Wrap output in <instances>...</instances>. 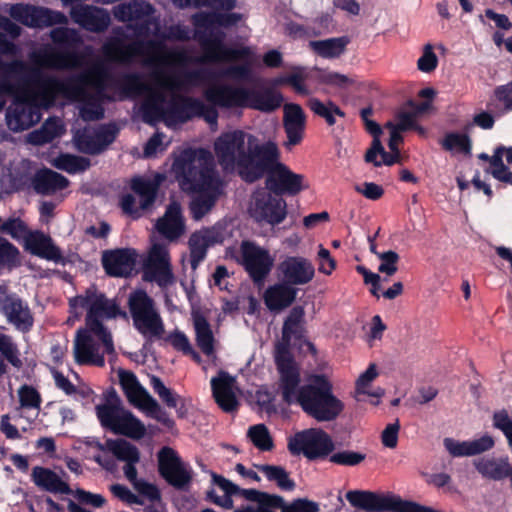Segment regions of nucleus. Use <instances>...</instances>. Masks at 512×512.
<instances>
[{"instance_id": "1", "label": "nucleus", "mask_w": 512, "mask_h": 512, "mask_svg": "<svg viewBox=\"0 0 512 512\" xmlns=\"http://www.w3.org/2000/svg\"><path fill=\"white\" fill-rule=\"evenodd\" d=\"M301 337L300 325L284 321L282 338L275 345L274 362L278 379L276 392L288 406H299L302 411L317 422L335 421L344 411L345 405L333 393V384L325 374H312L302 384L300 366L291 350V337Z\"/></svg>"}, {"instance_id": "2", "label": "nucleus", "mask_w": 512, "mask_h": 512, "mask_svg": "<svg viewBox=\"0 0 512 512\" xmlns=\"http://www.w3.org/2000/svg\"><path fill=\"white\" fill-rule=\"evenodd\" d=\"M78 308L86 309L85 328L76 331L74 339V359L79 365H94L103 367L105 365L104 355L99 353L98 344L94 341V334L103 344L104 352L108 355L115 353L112 335L102 323V319H114L118 316L127 317L119 305L109 300L103 292H100L95 285L88 287L81 295L69 299V312L76 318L81 313Z\"/></svg>"}, {"instance_id": "3", "label": "nucleus", "mask_w": 512, "mask_h": 512, "mask_svg": "<svg viewBox=\"0 0 512 512\" xmlns=\"http://www.w3.org/2000/svg\"><path fill=\"white\" fill-rule=\"evenodd\" d=\"M182 190L196 194L189 205L194 220L202 219L215 205L221 180L212 154L206 149L184 150L172 165Z\"/></svg>"}, {"instance_id": "4", "label": "nucleus", "mask_w": 512, "mask_h": 512, "mask_svg": "<svg viewBox=\"0 0 512 512\" xmlns=\"http://www.w3.org/2000/svg\"><path fill=\"white\" fill-rule=\"evenodd\" d=\"M28 80L45 99L53 100L59 93L77 94L81 101L79 114L85 121H97L104 117L102 102L106 95L103 89L97 90L96 93L87 92L82 87L85 80L83 76L63 81L55 76L45 75L40 68H33L30 70Z\"/></svg>"}, {"instance_id": "5", "label": "nucleus", "mask_w": 512, "mask_h": 512, "mask_svg": "<svg viewBox=\"0 0 512 512\" xmlns=\"http://www.w3.org/2000/svg\"><path fill=\"white\" fill-rule=\"evenodd\" d=\"M255 141L254 136H248L247 152L241 160L243 165L239 175L247 183H254L263 176H267L280 163V153L275 142L267 141L257 144Z\"/></svg>"}, {"instance_id": "6", "label": "nucleus", "mask_w": 512, "mask_h": 512, "mask_svg": "<svg viewBox=\"0 0 512 512\" xmlns=\"http://www.w3.org/2000/svg\"><path fill=\"white\" fill-rule=\"evenodd\" d=\"M128 307L134 328L145 338H160L164 333L163 320L155 307L154 300L144 290L132 292Z\"/></svg>"}, {"instance_id": "7", "label": "nucleus", "mask_w": 512, "mask_h": 512, "mask_svg": "<svg viewBox=\"0 0 512 512\" xmlns=\"http://www.w3.org/2000/svg\"><path fill=\"white\" fill-rule=\"evenodd\" d=\"M194 37L198 40L203 50V61L234 62L248 60L251 56L249 47L233 48L224 43L226 34L214 27L209 29L195 28Z\"/></svg>"}, {"instance_id": "8", "label": "nucleus", "mask_w": 512, "mask_h": 512, "mask_svg": "<svg viewBox=\"0 0 512 512\" xmlns=\"http://www.w3.org/2000/svg\"><path fill=\"white\" fill-rule=\"evenodd\" d=\"M287 448L293 456L302 454L309 461H317L329 459L335 450V443L323 429L309 428L291 436Z\"/></svg>"}, {"instance_id": "9", "label": "nucleus", "mask_w": 512, "mask_h": 512, "mask_svg": "<svg viewBox=\"0 0 512 512\" xmlns=\"http://www.w3.org/2000/svg\"><path fill=\"white\" fill-rule=\"evenodd\" d=\"M112 34L103 45L104 55L115 62L128 63L134 56H141L151 52L164 49L161 42L155 40H136L130 44H126L128 39L126 30L117 26L112 29Z\"/></svg>"}, {"instance_id": "10", "label": "nucleus", "mask_w": 512, "mask_h": 512, "mask_svg": "<svg viewBox=\"0 0 512 512\" xmlns=\"http://www.w3.org/2000/svg\"><path fill=\"white\" fill-rule=\"evenodd\" d=\"M96 414L101 426L116 435H123L136 440L145 435L146 428L144 424L132 412L123 409L121 406L100 404L96 406Z\"/></svg>"}, {"instance_id": "11", "label": "nucleus", "mask_w": 512, "mask_h": 512, "mask_svg": "<svg viewBox=\"0 0 512 512\" xmlns=\"http://www.w3.org/2000/svg\"><path fill=\"white\" fill-rule=\"evenodd\" d=\"M236 261L257 286L264 284L274 265V258L269 251L249 240L241 242L240 256Z\"/></svg>"}, {"instance_id": "12", "label": "nucleus", "mask_w": 512, "mask_h": 512, "mask_svg": "<svg viewBox=\"0 0 512 512\" xmlns=\"http://www.w3.org/2000/svg\"><path fill=\"white\" fill-rule=\"evenodd\" d=\"M154 12L153 5L145 0H132L113 8L114 17L120 22H130L127 27L132 29L137 37L150 35Z\"/></svg>"}, {"instance_id": "13", "label": "nucleus", "mask_w": 512, "mask_h": 512, "mask_svg": "<svg viewBox=\"0 0 512 512\" xmlns=\"http://www.w3.org/2000/svg\"><path fill=\"white\" fill-rule=\"evenodd\" d=\"M157 458L160 476L175 489L187 490L192 482V471L178 453L173 448L164 446L159 450Z\"/></svg>"}, {"instance_id": "14", "label": "nucleus", "mask_w": 512, "mask_h": 512, "mask_svg": "<svg viewBox=\"0 0 512 512\" xmlns=\"http://www.w3.org/2000/svg\"><path fill=\"white\" fill-rule=\"evenodd\" d=\"M248 134L242 130H234L221 134L214 143V150L219 164L224 168L238 167L240 171L243 163L241 160L247 152Z\"/></svg>"}, {"instance_id": "15", "label": "nucleus", "mask_w": 512, "mask_h": 512, "mask_svg": "<svg viewBox=\"0 0 512 512\" xmlns=\"http://www.w3.org/2000/svg\"><path fill=\"white\" fill-rule=\"evenodd\" d=\"M0 314L17 331L26 334L34 327V314L27 301L16 293L0 295Z\"/></svg>"}, {"instance_id": "16", "label": "nucleus", "mask_w": 512, "mask_h": 512, "mask_svg": "<svg viewBox=\"0 0 512 512\" xmlns=\"http://www.w3.org/2000/svg\"><path fill=\"white\" fill-rule=\"evenodd\" d=\"M251 216L257 222L279 225L287 216V203L282 197L270 191H257L253 197Z\"/></svg>"}, {"instance_id": "17", "label": "nucleus", "mask_w": 512, "mask_h": 512, "mask_svg": "<svg viewBox=\"0 0 512 512\" xmlns=\"http://www.w3.org/2000/svg\"><path fill=\"white\" fill-rule=\"evenodd\" d=\"M69 15L75 24L92 33H103L111 24L109 12L94 5L74 4L71 6Z\"/></svg>"}, {"instance_id": "18", "label": "nucleus", "mask_w": 512, "mask_h": 512, "mask_svg": "<svg viewBox=\"0 0 512 512\" xmlns=\"http://www.w3.org/2000/svg\"><path fill=\"white\" fill-rule=\"evenodd\" d=\"M138 254L133 248H116L102 253L101 263L110 277L127 278L135 271Z\"/></svg>"}, {"instance_id": "19", "label": "nucleus", "mask_w": 512, "mask_h": 512, "mask_svg": "<svg viewBox=\"0 0 512 512\" xmlns=\"http://www.w3.org/2000/svg\"><path fill=\"white\" fill-rule=\"evenodd\" d=\"M304 176L292 172L285 164L278 163L265 180L266 188L276 196H295L305 187L303 186Z\"/></svg>"}, {"instance_id": "20", "label": "nucleus", "mask_w": 512, "mask_h": 512, "mask_svg": "<svg viewBox=\"0 0 512 512\" xmlns=\"http://www.w3.org/2000/svg\"><path fill=\"white\" fill-rule=\"evenodd\" d=\"M222 242V234L214 228H202L194 231L188 239L191 269L195 271L206 259L209 248Z\"/></svg>"}, {"instance_id": "21", "label": "nucleus", "mask_w": 512, "mask_h": 512, "mask_svg": "<svg viewBox=\"0 0 512 512\" xmlns=\"http://www.w3.org/2000/svg\"><path fill=\"white\" fill-rule=\"evenodd\" d=\"M205 99L220 108H246L248 88L236 87L229 84H219L204 92Z\"/></svg>"}, {"instance_id": "22", "label": "nucleus", "mask_w": 512, "mask_h": 512, "mask_svg": "<svg viewBox=\"0 0 512 512\" xmlns=\"http://www.w3.org/2000/svg\"><path fill=\"white\" fill-rule=\"evenodd\" d=\"M278 272L282 280L291 286L306 285L315 276V268L312 262L301 256H287L278 265Z\"/></svg>"}, {"instance_id": "23", "label": "nucleus", "mask_w": 512, "mask_h": 512, "mask_svg": "<svg viewBox=\"0 0 512 512\" xmlns=\"http://www.w3.org/2000/svg\"><path fill=\"white\" fill-rule=\"evenodd\" d=\"M40 119L37 108L16 96L13 106L6 112L7 125L10 130L20 132L29 129Z\"/></svg>"}, {"instance_id": "24", "label": "nucleus", "mask_w": 512, "mask_h": 512, "mask_svg": "<svg viewBox=\"0 0 512 512\" xmlns=\"http://www.w3.org/2000/svg\"><path fill=\"white\" fill-rule=\"evenodd\" d=\"M306 125V116L299 104L288 103L284 106L283 127L287 135L285 147L290 149L298 145L303 137Z\"/></svg>"}, {"instance_id": "25", "label": "nucleus", "mask_w": 512, "mask_h": 512, "mask_svg": "<svg viewBox=\"0 0 512 512\" xmlns=\"http://www.w3.org/2000/svg\"><path fill=\"white\" fill-rule=\"evenodd\" d=\"M234 377L221 371L217 377L211 379L212 395L217 405L226 413L237 411L239 401L233 391Z\"/></svg>"}, {"instance_id": "26", "label": "nucleus", "mask_w": 512, "mask_h": 512, "mask_svg": "<svg viewBox=\"0 0 512 512\" xmlns=\"http://www.w3.org/2000/svg\"><path fill=\"white\" fill-rule=\"evenodd\" d=\"M185 220L180 203L172 201L166 208L164 215L158 219L156 229L166 239L175 241L185 232Z\"/></svg>"}, {"instance_id": "27", "label": "nucleus", "mask_w": 512, "mask_h": 512, "mask_svg": "<svg viewBox=\"0 0 512 512\" xmlns=\"http://www.w3.org/2000/svg\"><path fill=\"white\" fill-rule=\"evenodd\" d=\"M25 249L32 255L39 258L62 263L63 257L59 247H57L49 235L36 231L29 233L25 238Z\"/></svg>"}, {"instance_id": "28", "label": "nucleus", "mask_w": 512, "mask_h": 512, "mask_svg": "<svg viewBox=\"0 0 512 512\" xmlns=\"http://www.w3.org/2000/svg\"><path fill=\"white\" fill-rule=\"evenodd\" d=\"M298 289L285 281L269 286L263 300L266 307L272 312H279L290 307L296 300Z\"/></svg>"}, {"instance_id": "29", "label": "nucleus", "mask_w": 512, "mask_h": 512, "mask_svg": "<svg viewBox=\"0 0 512 512\" xmlns=\"http://www.w3.org/2000/svg\"><path fill=\"white\" fill-rule=\"evenodd\" d=\"M444 447L453 457L474 456L491 450L495 441L492 436L485 434L472 441H457L452 438L444 439Z\"/></svg>"}, {"instance_id": "30", "label": "nucleus", "mask_w": 512, "mask_h": 512, "mask_svg": "<svg viewBox=\"0 0 512 512\" xmlns=\"http://www.w3.org/2000/svg\"><path fill=\"white\" fill-rule=\"evenodd\" d=\"M201 107L200 99L177 95L173 96L170 100L165 110V115L175 122L186 123L194 117H197V112Z\"/></svg>"}, {"instance_id": "31", "label": "nucleus", "mask_w": 512, "mask_h": 512, "mask_svg": "<svg viewBox=\"0 0 512 512\" xmlns=\"http://www.w3.org/2000/svg\"><path fill=\"white\" fill-rule=\"evenodd\" d=\"M32 482L41 490L50 493L72 494L69 484L50 468L35 466L31 473Z\"/></svg>"}, {"instance_id": "32", "label": "nucleus", "mask_w": 512, "mask_h": 512, "mask_svg": "<svg viewBox=\"0 0 512 512\" xmlns=\"http://www.w3.org/2000/svg\"><path fill=\"white\" fill-rule=\"evenodd\" d=\"M242 20V14L235 12H199L193 15L192 21L195 28L209 29L212 27L231 28Z\"/></svg>"}, {"instance_id": "33", "label": "nucleus", "mask_w": 512, "mask_h": 512, "mask_svg": "<svg viewBox=\"0 0 512 512\" xmlns=\"http://www.w3.org/2000/svg\"><path fill=\"white\" fill-rule=\"evenodd\" d=\"M68 185L69 180L65 176L47 168L39 170L32 178L34 190L41 195H51Z\"/></svg>"}, {"instance_id": "34", "label": "nucleus", "mask_w": 512, "mask_h": 512, "mask_svg": "<svg viewBox=\"0 0 512 512\" xmlns=\"http://www.w3.org/2000/svg\"><path fill=\"white\" fill-rule=\"evenodd\" d=\"M283 102L281 93L267 89L256 91L248 88V101L246 108L262 112H272L278 109Z\"/></svg>"}, {"instance_id": "35", "label": "nucleus", "mask_w": 512, "mask_h": 512, "mask_svg": "<svg viewBox=\"0 0 512 512\" xmlns=\"http://www.w3.org/2000/svg\"><path fill=\"white\" fill-rule=\"evenodd\" d=\"M476 470L485 478L500 481L508 477L510 463L508 457L498 460L481 458L474 461Z\"/></svg>"}, {"instance_id": "36", "label": "nucleus", "mask_w": 512, "mask_h": 512, "mask_svg": "<svg viewBox=\"0 0 512 512\" xmlns=\"http://www.w3.org/2000/svg\"><path fill=\"white\" fill-rule=\"evenodd\" d=\"M351 42L348 36L311 41V48L322 58L333 59L340 57Z\"/></svg>"}, {"instance_id": "37", "label": "nucleus", "mask_w": 512, "mask_h": 512, "mask_svg": "<svg viewBox=\"0 0 512 512\" xmlns=\"http://www.w3.org/2000/svg\"><path fill=\"white\" fill-rule=\"evenodd\" d=\"M131 190L140 197V209L148 210L155 203L158 184L142 176H135L130 181Z\"/></svg>"}, {"instance_id": "38", "label": "nucleus", "mask_w": 512, "mask_h": 512, "mask_svg": "<svg viewBox=\"0 0 512 512\" xmlns=\"http://www.w3.org/2000/svg\"><path fill=\"white\" fill-rule=\"evenodd\" d=\"M487 109L498 117L512 111V81L494 89L493 96L487 102Z\"/></svg>"}, {"instance_id": "39", "label": "nucleus", "mask_w": 512, "mask_h": 512, "mask_svg": "<svg viewBox=\"0 0 512 512\" xmlns=\"http://www.w3.org/2000/svg\"><path fill=\"white\" fill-rule=\"evenodd\" d=\"M194 328L197 346L205 355H212L215 351V339L208 320L203 315L195 316Z\"/></svg>"}, {"instance_id": "40", "label": "nucleus", "mask_w": 512, "mask_h": 512, "mask_svg": "<svg viewBox=\"0 0 512 512\" xmlns=\"http://www.w3.org/2000/svg\"><path fill=\"white\" fill-rule=\"evenodd\" d=\"M41 8L23 3L11 6L9 14L11 18L28 27H40Z\"/></svg>"}, {"instance_id": "41", "label": "nucleus", "mask_w": 512, "mask_h": 512, "mask_svg": "<svg viewBox=\"0 0 512 512\" xmlns=\"http://www.w3.org/2000/svg\"><path fill=\"white\" fill-rule=\"evenodd\" d=\"M255 467L262 472L269 481L275 482L280 489L292 491L295 488L294 480L289 477V473L282 466L257 464Z\"/></svg>"}, {"instance_id": "42", "label": "nucleus", "mask_w": 512, "mask_h": 512, "mask_svg": "<svg viewBox=\"0 0 512 512\" xmlns=\"http://www.w3.org/2000/svg\"><path fill=\"white\" fill-rule=\"evenodd\" d=\"M106 447L119 460L124 462H139L140 452L138 448L124 439H109Z\"/></svg>"}, {"instance_id": "43", "label": "nucleus", "mask_w": 512, "mask_h": 512, "mask_svg": "<svg viewBox=\"0 0 512 512\" xmlns=\"http://www.w3.org/2000/svg\"><path fill=\"white\" fill-rule=\"evenodd\" d=\"M440 145L445 151H456L464 155H470L472 150V140L467 133L448 132L441 139Z\"/></svg>"}, {"instance_id": "44", "label": "nucleus", "mask_w": 512, "mask_h": 512, "mask_svg": "<svg viewBox=\"0 0 512 512\" xmlns=\"http://www.w3.org/2000/svg\"><path fill=\"white\" fill-rule=\"evenodd\" d=\"M21 265L19 249L9 240L0 236V271H12Z\"/></svg>"}, {"instance_id": "45", "label": "nucleus", "mask_w": 512, "mask_h": 512, "mask_svg": "<svg viewBox=\"0 0 512 512\" xmlns=\"http://www.w3.org/2000/svg\"><path fill=\"white\" fill-rule=\"evenodd\" d=\"M54 166L69 174L84 172L91 166L89 158L72 154H62L54 161Z\"/></svg>"}, {"instance_id": "46", "label": "nucleus", "mask_w": 512, "mask_h": 512, "mask_svg": "<svg viewBox=\"0 0 512 512\" xmlns=\"http://www.w3.org/2000/svg\"><path fill=\"white\" fill-rule=\"evenodd\" d=\"M308 106L314 114L324 118L329 126H332L336 123V115L339 117L345 116L344 111H342L339 106H337L332 101H329L327 104H325L318 98H311L308 101Z\"/></svg>"}, {"instance_id": "47", "label": "nucleus", "mask_w": 512, "mask_h": 512, "mask_svg": "<svg viewBox=\"0 0 512 512\" xmlns=\"http://www.w3.org/2000/svg\"><path fill=\"white\" fill-rule=\"evenodd\" d=\"M117 87L125 97L140 95L147 89L142 75L137 72L123 74Z\"/></svg>"}, {"instance_id": "48", "label": "nucleus", "mask_w": 512, "mask_h": 512, "mask_svg": "<svg viewBox=\"0 0 512 512\" xmlns=\"http://www.w3.org/2000/svg\"><path fill=\"white\" fill-rule=\"evenodd\" d=\"M163 102L164 96L158 93L148 98L142 103L140 110L142 114V119L145 123L154 124L163 115H165V111L161 106V103Z\"/></svg>"}, {"instance_id": "49", "label": "nucleus", "mask_w": 512, "mask_h": 512, "mask_svg": "<svg viewBox=\"0 0 512 512\" xmlns=\"http://www.w3.org/2000/svg\"><path fill=\"white\" fill-rule=\"evenodd\" d=\"M119 382L121 388L131 403H135L145 389L139 383L136 375L127 370L119 371Z\"/></svg>"}, {"instance_id": "50", "label": "nucleus", "mask_w": 512, "mask_h": 512, "mask_svg": "<svg viewBox=\"0 0 512 512\" xmlns=\"http://www.w3.org/2000/svg\"><path fill=\"white\" fill-rule=\"evenodd\" d=\"M247 436L253 445L261 451H271L274 448L273 439L264 424L249 427Z\"/></svg>"}, {"instance_id": "51", "label": "nucleus", "mask_w": 512, "mask_h": 512, "mask_svg": "<svg viewBox=\"0 0 512 512\" xmlns=\"http://www.w3.org/2000/svg\"><path fill=\"white\" fill-rule=\"evenodd\" d=\"M17 393L21 409L40 410L42 397L34 386L23 384L19 387Z\"/></svg>"}, {"instance_id": "52", "label": "nucleus", "mask_w": 512, "mask_h": 512, "mask_svg": "<svg viewBox=\"0 0 512 512\" xmlns=\"http://www.w3.org/2000/svg\"><path fill=\"white\" fill-rule=\"evenodd\" d=\"M0 354L14 368H22L23 362L20 358V351L10 335L0 333Z\"/></svg>"}, {"instance_id": "53", "label": "nucleus", "mask_w": 512, "mask_h": 512, "mask_svg": "<svg viewBox=\"0 0 512 512\" xmlns=\"http://www.w3.org/2000/svg\"><path fill=\"white\" fill-rule=\"evenodd\" d=\"M144 278L146 280L155 281L160 287H166L174 281V275L170 264L146 266Z\"/></svg>"}, {"instance_id": "54", "label": "nucleus", "mask_w": 512, "mask_h": 512, "mask_svg": "<svg viewBox=\"0 0 512 512\" xmlns=\"http://www.w3.org/2000/svg\"><path fill=\"white\" fill-rule=\"evenodd\" d=\"M415 117V112L399 111L396 114L397 123L389 121L385 124V127L387 129H395L399 132H405L408 130L416 129L420 133H424V129L420 126H417Z\"/></svg>"}, {"instance_id": "55", "label": "nucleus", "mask_w": 512, "mask_h": 512, "mask_svg": "<svg viewBox=\"0 0 512 512\" xmlns=\"http://www.w3.org/2000/svg\"><path fill=\"white\" fill-rule=\"evenodd\" d=\"M366 455L360 452L343 450L336 453H331L329 461L331 463L342 465V466H357L363 462Z\"/></svg>"}, {"instance_id": "56", "label": "nucleus", "mask_w": 512, "mask_h": 512, "mask_svg": "<svg viewBox=\"0 0 512 512\" xmlns=\"http://www.w3.org/2000/svg\"><path fill=\"white\" fill-rule=\"evenodd\" d=\"M0 233L9 235L15 240H19L28 233V228L25 222L19 217H10L0 225Z\"/></svg>"}, {"instance_id": "57", "label": "nucleus", "mask_w": 512, "mask_h": 512, "mask_svg": "<svg viewBox=\"0 0 512 512\" xmlns=\"http://www.w3.org/2000/svg\"><path fill=\"white\" fill-rule=\"evenodd\" d=\"M380 265L378 271L393 276L398 271V262L400 260L399 254L393 250L382 252L378 254Z\"/></svg>"}, {"instance_id": "58", "label": "nucleus", "mask_w": 512, "mask_h": 512, "mask_svg": "<svg viewBox=\"0 0 512 512\" xmlns=\"http://www.w3.org/2000/svg\"><path fill=\"white\" fill-rule=\"evenodd\" d=\"M285 33L293 39H305L309 37H317L321 34L320 31H316L313 27L308 25H302L297 22H288L285 25Z\"/></svg>"}, {"instance_id": "59", "label": "nucleus", "mask_w": 512, "mask_h": 512, "mask_svg": "<svg viewBox=\"0 0 512 512\" xmlns=\"http://www.w3.org/2000/svg\"><path fill=\"white\" fill-rule=\"evenodd\" d=\"M109 489L114 497L128 505H144L143 499L134 494L127 486L123 484H112Z\"/></svg>"}, {"instance_id": "60", "label": "nucleus", "mask_w": 512, "mask_h": 512, "mask_svg": "<svg viewBox=\"0 0 512 512\" xmlns=\"http://www.w3.org/2000/svg\"><path fill=\"white\" fill-rule=\"evenodd\" d=\"M78 149L86 154L97 155L103 152V149L96 139V134H82L77 137Z\"/></svg>"}, {"instance_id": "61", "label": "nucleus", "mask_w": 512, "mask_h": 512, "mask_svg": "<svg viewBox=\"0 0 512 512\" xmlns=\"http://www.w3.org/2000/svg\"><path fill=\"white\" fill-rule=\"evenodd\" d=\"M318 80L320 83L338 88H346L353 81L344 74L332 71H320Z\"/></svg>"}, {"instance_id": "62", "label": "nucleus", "mask_w": 512, "mask_h": 512, "mask_svg": "<svg viewBox=\"0 0 512 512\" xmlns=\"http://www.w3.org/2000/svg\"><path fill=\"white\" fill-rule=\"evenodd\" d=\"M118 133L119 129L114 123L103 125L95 132L103 151L115 141Z\"/></svg>"}, {"instance_id": "63", "label": "nucleus", "mask_w": 512, "mask_h": 512, "mask_svg": "<svg viewBox=\"0 0 512 512\" xmlns=\"http://www.w3.org/2000/svg\"><path fill=\"white\" fill-rule=\"evenodd\" d=\"M438 58L433 52L432 46L427 44L424 48L422 56L417 61L418 69L425 73H430L436 69Z\"/></svg>"}, {"instance_id": "64", "label": "nucleus", "mask_w": 512, "mask_h": 512, "mask_svg": "<svg viewBox=\"0 0 512 512\" xmlns=\"http://www.w3.org/2000/svg\"><path fill=\"white\" fill-rule=\"evenodd\" d=\"M319 510L318 503L307 498L295 499L283 507V512H319Z\"/></svg>"}]
</instances>
